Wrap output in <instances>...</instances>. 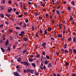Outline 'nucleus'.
Wrapping results in <instances>:
<instances>
[{"instance_id":"1","label":"nucleus","mask_w":76,"mask_h":76,"mask_svg":"<svg viewBox=\"0 0 76 76\" xmlns=\"http://www.w3.org/2000/svg\"><path fill=\"white\" fill-rule=\"evenodd\" d=\"M20 63L22 64H24V65H26V64H27V62H21Z\"/></svg>"},{"instance_id":"2","label":"nucleus","mask_w":76,"mask_h":76,"mask_svg":"<svg viewBox=\"0 0 76 76\" xmlns=\"http://www.w3.org/2000/svg\"><path fill=\"white\" fill-rule=\"evenodd\" d=\"M14 75H15V76H20L19 74L18 73V72H15L14 74Z\"/></svg>"},{"instance_id":"3","label":"nucleus","mask_w":76,"mask_h":76,"mask_svg":"<svg viewBox=\"0 0 76 76\" xmlns=\"http://www.w3.org/2000/svg\"><path fill=\"white\" fill-rule=\"evenodd\" d=\"M8 43H9V40L7 39L5 42L6 45V46L7 45Z\"/></svg>"},{"instance_id":"4","label":"nucleus","mask_w":76,"mask_h":76,"mask_svg":"<svg viewBox=\"0 0 76 76\" xmlns=\"http://www.w3.org/2000/svg\"><path fill=\"white\" fill-rule=\"evenodd\" d=\"M52 66V65H51V63H50L48 65V67H51Z\"/></svg>"},{"instance_id":"5","label":"nucleus","mask_w":76,"mask_h":76,"mask_svg":"<svg viewBox=\"0 0 76 76\" xmlns=\"http://www.w3.org/2000/svg\"><path fill=\"white\" fill-rule=\"evenodd\" d=\"M64 49L67 48V45L66 44H65L64 45Z\"/></svg>"},{"instance_id":"6","label":"nucleus","mask_w":76,"mask_h":76,"mask_svg":"<svg viewBox=\"0 0 76 76\" xmlns=\"http://www.w3.org/2000/svg\"><path fill=\"white\" fill-rule=\"evenodd\" d=\"M0 7L1 9V10H4V7H3V6H1Z\"/></svg>"},{"instance_id":"7","label":"nucleus","mask_w":76,"mask_h":76,"mask_svg":"<svg viewBox=\"0 0 76 76\" xmlns=\"http://www.w3.org/2000/svg\"><path fill=\"white\" fill-rule=\"evenodd\" d=\"M23 39L24 41H26L27 40H28V39L26 37H24L23 38Z\"/></svg>"},{"instance_id":"8","label":"nucleus","mask_w":76,"mask_h":76,"mask_svg":"<svg viewBox=\"0 0 76 76\" xmlns=\"http://www.w3.org/2000/svg\"><path fill=\"white\" fill-rule=\"evenodd\" d=\"M18 61L19 62H20L21 61V58L20 57H19L18 59Z\"/></svg>"},{"instance_id":"9","label":"nucleus","mask_w":76,"mask_h":76,"mask_svg":"<svg viewBox=\"0 0 76 76\" xmlns=\"http://www.w3.org/2000/svg\"><path fill=\"white\" fill-rule=\"evenodd\" d=\"M48 16H49V15H48V14H46L45 16V18H47V19H48Z\"/></svg>"},{"instance_id":"10","label":"nucleus","mask_w":76,"mask_h":76,"mask_svg":"<svg viewBox=\"0 0 76 76\" xmlns=\"http://www.w3.org/2000/svg\"><path fill=\"white\" fill-rule=\"evenodd\" d=\"M30 70L31 69H26V71L27 73H28V72H30Z\"/></svg>"},{"instance_id":"11","label":"nucleus","mask_w":76,"mask_h":76,"mask_svg":"<svg viewBox=\"0 0 76 76\" xmlns=\"http://www.w3.org/2000/svg\"><path fill=\"white\" fill-rule=\"evenodd\" d=\"M31 65H32V66H34V67H35L36 66L35 65V64L34 63H33L31 64Z\"/></svg>"},{"instance_id":"12","label":"nucleus","mask_w":76,"mask_h":76,"mask_svg":"<svg viewBox=\"0 0 76 76\" xmlns=\"http://www.w3.org/2000/svg\"><path fill=\"white\" fill-rule=\"evenodd\" d=\"M15 28L16 29H21V28L18 27H16Z\"/></svg>"},{"instance_id":"13","label":"nucleus","mask_w":76,"mask_h":76,"mask_svg":"<svg viewBox=\"0 0 76 76\" xmlns=\"http://www.w3.org/2000/svg\"><path fill=\"white\" fill-rule=\"evenodd\" d=\"M1 50H2V51L3 52V53H4V49L3 48H1Z\"/></svg>"},{"instance_id":"14","label":"nucleus","mask_w":76,"mask_h":76,"mask_svg":"<svg viewBox=\"0 0 76 76\" xmlns=\"http://www.w3.org/2000/svg\"><path fill=\"white\" fill-rule=\"evenodd\" d=\"M46 45V43H44L42 44V46H43V47H45V46Z\"/></svg>"},{"instance_id":"15","label":"nucleus","mask_w":76,"mask_h":76,"mask_svg":"<svg viewBox=\"0 0 76 76\" xmlns=\"http://www.w3.org/2000/svg\"><path fill=\"white\" fill-rule=\"evenodd\" d=\"M1 18H4V14H1L0 15Z\"/></svg>"},{"instance_id":"16","label":"nucleus","mask_w":76,"mask_h":76,"mask_svg":"<svg viewBox=\"0 0 76 76\" xmlns=\"http://www.w3.org/2000/svg\"><path fill=\"white\" fill-rule=\"evenodd\" d=\"M12 10V8H11L10 10L9 9H8V12L9 13H10V12H11V11Z\"/></svg>"},{"instance_id":"17","label":"nucleus","mask_w":76,"mask_h":76,"mask_svg":"<svg viewBox=\"0 0 76 76\" xmlns=\"http://www.w3.org/2000/svg\"><path fill=\"white\" fill-rule=\"evenodd\" d=\"M59 28L61 29V23L59 24Z\"/></svg>"},{"instance_id":"18","label":"nucleus","mask_w":76,"mask_h":76,"mask_svg":"<svg viewBox=\"0 0 76 76\" xmlns=\"http://www.w3.org/2000/svg\"><path fill=\"white\" fill-rule=\"evenodd\" d=\"M34 14L35 16H38V12H35L34 13Z\"/></svg>"},{"instance_id":"19","label":"nucleus","mask_w":76,"mask_h":76,"mask_svg":"<svg viewBox=\"0 0 76 76\" xmlns=\"http://www.w3.org/2000/svg\"><path fill=\"white\" fill-rule=\"evenodd\" d=\"M5 1H6V0H3V1H2L1 3L4 4V3H5Z\"/></svg>"},{"instance_id":"20","label":"nucleus","mask_w":76,"mask_h":76,"mask_svg":"<svg viewBox=\"0 0 76 76\" xmlns=\"http://www.w3.org/2000/svg\"><path fill=\"white\" fill-rule=\"evenodd\" d=\"M65 65L66 66H69V63H67V62L66 63H65Z\"/></svg>"},{"instance_id":"21","label":"nucleus","mask_w":76,"mask_h":76,"mask_svg":"<svg viewBox=\"0 0 76 76\" xmlns=\"http://www.w3.org/2000/svg\"><path fill=\"white\" fill-rule=\"evenodd\" d=\"M46 57L47 59H48V60H49V59H50V57H49V56H48L47 55H46Z\"/></svg>"},{"instance_id":"22","label":"nucleus","mask_w":76,"mask_h":76,"mask_svg":"<svg viewBox=\"0 0 76 76\" xmlns=\"http://www.w3.org/2000/svg\"><path fill=\"white\" fill-rule=\"evenodd\" d=\"M6 16H7L8 18H9L10 16H11V15L10 14L9 15L6 14Z\"/></svg>"},{"instance_id":"23","label":"nucleus","mask_w":76,"mask_h":76,"mask_svg":"<svg viewBox=\"0 0 76 76\" xmlns=\"http://www.w3.org/2000/svg\"><path fill=\"white\" fill-rule=\"evenodd\" d=\"M10 48L8 47L7 48V51H10Z\"/></svg>"},{"instance_id":"24","label":"nucleus","mask_w":76,"mask_h":76,"mask_svg":"<svg viewBox=\"0 0 76 76\" xmlns=\"http://www.w3.org/2000/svg\"><path fill=\"white\" fill-rule=\"evenodd\" d=\"M67 8L69 10H71V7H68Z\"/></svg>"},{"instance_id":"25","label":"nucleus","mask_w":76,"mask_h":76,"mask_svg":"<svg viewBox=\"0 0 76 76\" xmlns=\"http://www.w3.org/2000/svg\"><path fill=\"white\" fill-rule=\"evenodd\" d=\"M72 76H76V74L74 73L72 74Z\"/></svg>"},{"instance_id":"26","label":"nucleus","mask_w":76,"mask_h":76,"mask_svg":"<svg viewBox=\"0 0 76 76\" xmlns=\"http://www.w3.org/2000/svg\"><path fill=\"white\" fill-rule=\"evenodd\" d=\"M35 73L36 75H39V73L37 71H36Z\"/></svg>"},{"instance_id":"27","label":"nucleus","mask_w":76,"mask_h":76,"mask_svg":"<svg viewBox=\"0 0 76 76\" xmlns=\"http://www.w3.org/2000/svg\"><path fill=\"white\" fill-rule=\"evenodd\" d=\"M29 61H33V59H30V58H28V59Z\"/></svg>"},{"instance_id":"28","label":"nucleus","mask_w":76,"mask_h":76,"mask_svg":"<svg viewBox=\"0 0 76 76\" xmlns=\"http://www.w3.org/2000/svg\"><path fill=\"white\" fill-rule=\"evenodd\" d=\"M27 51V50L26 49H25L23 51V53H25V52H26Z\"/></svg>"},{"instance_id":"29","label":"nucleus","mask_w":76,"mask_h":76,"mask_svg":"<svg viewBox=\"0 0 76 76\" xmlns=\"http://www.w3.org/2000/svg\"><path fill=\"white\" fill-rule=\"evenodd\" d=\"M58 37L59 38V37H62V35L59 34L58 35Z\"/></svg>"},{"instance_id":"30","label":"nucleus","mask_w":76,"mask_h":76,"mask_svg":"<svg viewBox=\"0 0 76 76\" xmlns=\"http://www.w3.org/2000/svg\"><path fill=\"white\" fill-rule=\"evenodd\" d=\"M8 3L10 4H12V1H11V0H9L8 1Z\"/></svg>"},{"instance_id":"31","label":"nucleus","mask_w":76,"mask_h":76,"mask_svg":"<svg viewBox=\"0 0 76 76\" xmlns=\"http://www.w3.org/2000/svg\"><path fill=\"white\" fill-rule=\"evenodd\" d=\"M30 72L31 73H32V74H33V71L32 70V69L30 70Z\"/></svg>"},{"instance_id":"32","label":"nucleus","mask_w":76,"mask_h":76,"mask_svg":"<svg viewBox=\"0 0 76 76\" xmlns=\"http://www.w3.org/2000/svg\"><path fill=\"white\" fill-rule=\"evenodd\" d=\"M56 12L57 13V14H59V11L58 10H57L56 11Z\"/></svg>"},{"instance_id":"33","label":"nucleus","mask_w":76,"mask_h":76,"mask_svg":"<svg viewBox=\"0 0 76 76\" xmlns=\"http://www.w3.org/2000/svg\"><path fill=\"white\" fill-rule=\"evenodd\" d=\"M73 51H74V52L75 54H76V50L75 49H74L73 50Z\"/></svg>"},{"instance_id":"34","label":"nucleus","mask_w":76,"mask_h":76,"mask_svg":"<svg viewBox=\"0 0 76 76\" xmlns=\"http://www.w3.org/2000/svg\"><path fill=\"white\" fill-rule=\"evenodd\" d=\"M26 23H25L24 26H23V28H26Z\"/></svg>"},{"instance_id":"35","label":"nucleus","mask_w":76,"mask_h":76,"mask_svg":"<svg viewBox=\"0 0 76 76\" xmlns=\"http://www.w3.org/2000/svg\"><path fill=\"white\" fill-rule=\"evenodd\" d=\"M74 3V1H72L71 2V3H72V4L73 6H75V4Z\"/></svg>"},{"instance_id":"36","label":"nucleus","mask_w":76,"mask_h":76,"mask_svg":"<svg viewBox=\"0 0 76 76\" xmlns=\"http://www.w3.org/2000/svg\"><path fill=\"white\" fill-rule=\"evenodd\" d=\"M45 64H48V61H45Z\"/></svg>"},{"instance_id":"37","label":"nucleus","mask_w":76,"mask_h":76,"mask_svg":"<svg viewBox=\"0 0 76 76\" xmlns=\"http://www.w3.org/2000/svg\"><path fill=\"white\" fill-rule=\"evenodd\" d=\"M73 42H76V37H74L73 39Z\"/></svg>"},{"instance_id":"38","label":"nucleus","mask_w":76,"mask_h":76,"mask_svg":"<svg viewBox=\"0 0 76 76\" xmlns=\"http://www.w3.org/2000/svg\"><path fill=\"white\" fill-rule=\"evenodd\" d=\"M71 39H72V38H69L68 39V41H71Z\"/></svg>"},{"instance_id":"39","label":"nucleus","mask_w":76,"mask_h":76,"mask_svg":"<svg viewBox=\"0 0 76 76\" xmlns=\"http://www.w3.org/2000/svg\"><path fill=\"white\" fill-rule=\"evenodd\" d=\"M22 16H23V15H18V18H22Z\"/></svg>"},{"instance_id":"40","label":"nucleus","mask_w":76,"mask_h":76,"mask_svg":"<svg viewBox=\"0 0 76 76\" xmlns=\"http://www.w3.org/2000/svg\"><path fill=\"white\" fill-rule=\"evenodd\" d=\"M36 35L37 38L38 37V33H37L36 34Z\"/></svg>"},{"instance_id":"41","label":"nucleus","mask_w":76,"mask_h":76,"mask_svg":"<svg viewBox=\"0 0 76 76\" xmlns=\"http://www.w3.org/2000/svg\"><path fill=\"white\" fill-rule=\"evenodd\" d=\"M40 34H42V30L41 29H40Z\"/></svg>"},{"instance_id":"42","label":"nucleus","mask_w":76,"mask_h":76,"mask_svg":"<svg viewBox=\"0 0 76 76\" xmlns=\"http://www.w3.org/2000/svg\"><path fill=\"white\" fill-rule=\"evenodd\" d=\"M47 30H45V34H47Z\"/></svg>"},{"instance_id":"43","label":"nucleus","mask_w":76,"mask_h":76,"mask_svg":"<svg viewBox=\"0 0 76 76\" xmlns=\"http://www.w3.org/2000/svg\"><path fill=\"white\" fill-rule=\"evenodd\" d=\"M42 54L43 55H45V52L44 51H43L42 53Z\"/></svg>"},{"instance_id":"44","label":"nucleus","mask_w":76,"mask_h":76,"mask_svg":"<svg viewBox=\"0 0 76 76\" xmlns=\"http://www.w3.org/2000/svg\"><path fill=\"white\" fill-rule=\"evenodd\" d=\"M16 68H17V69H19V68H20V67L19 66V65H17L16 66Z\"/></svg>"},{"instance_id":"45","label":"nucleus","mask_w":76,"mask_h":76,"mask_svg":"<svg viewBox=\"0 0 76 76\" xmlns=\"http://www.w3.org/2000/svg\"><path fill=\"white\" fill-rule=\"evenodd\" d=\"M48 30L49 31H51V28H49L48 29Z\"/></svg>"},{"instance_id":"46","label":"nucleus","mask_w":76,"mask_h":76,"mask_svg":"<svg viewBox=\"0 0 76 76\" xmlns=\"http://www.w3.org/2000/svg\"><path fill=\"white\" fill-rule=\"evenodd\" d=\"M65 53H69V51H68L67 50H65Z\"/></svg>"},{"instance_id":"47","label":"nucleus","mask_w":76,"mask_h":76,"mask_svg":"<svg viewBox=\"0 0 76 76\" xmlns=\"http://www.w3.org/2000/svg\"><path fill=\"white\" fill-rule=\"evenodd\" d=\"M5 23L6 25H8V23H9L7 21H5Z\"/></svg>"},{"instance_id":"48","label":"nucleus","mask_w":76,"mask_h":76,"mask_svg":"<svg viewBox=\"0 0 76 76\" xmlns=\"http://www.w3.org/2000/svg\"><path fill=\"white\" fill-rule=\"evenodd\" d=\"M53 75L54 76H57V75L55 73H53Z\"/></svg>"},{"instance_id":"49","label":"nucleus","mask_w":76,"mask_h":76,"mask_svg":"<svg viewBox=\"0 0 76 76\" xmlns=\"http://www.w3.org/2000/svg\"><path fill=\"white\" fill-rule=\"evenodd\" d=\"M25 22H27V23L28 22V19H26V20H25Z\"/></svg>"},{"instance_id":"50","label":"nucleus","mask_w":76,"mask_h":76,"mask_svg":"<svg viewBox=\"0 0 76 76\" xmlns=\"http://www.w3.org/2000/svg\"><path fill=\"white\" fill-rule=\"evenodd\" d=\"M61 50H62V52L64 53V50H63V49H61Z\"/></svg>"},{"instance_id":"51","label":"nucleus","mask_w":76,"mask_h":76,"mask_svg":"<svg viewBox=\"0 0 76 76\" xmlns=\"http://www.w3.org/2000/svg\"><path fill=\"white\" fill-rule=\"evenodd\" d=\"M3 26V24H2L0 25V28H2Z\"/></svg>"},{"instance_id":"52","label":"nucleus","mask_w":76,"mask_h":76,"mask_svg":"<svg viewBox=\"0 0 76 76\" xmlns=\"http://www.w3.org/2000/svg\"><path fill=\"white\" fill-rule=\"evenodd\" d=\"M51 39V40H54V38H53V37H51L50 38Z\"/></svg>"},{"instance_id":"53","label":"nucleus","mask_w":76,"mask_h":76,"mask_svg":"<svg viewBox=\"0 0 76 76\" xmlns=\"http://www.w3.org/2000/svg\"><path fill=\"white\" fill-rule=\"evenodd\" d=\"M66 27H64V30L63 31H66Z\"/></svg>"},{"instance_id":"54","label":"nucleus","mask_w":76,"mask_h":76,"mask_svg":"<svg viewBox=\"0 0 76 76\" xmlns=\"http://www.w3.org/2000/svg\"><path fill=\"white\" fill-rule=\"evenodd\" d=\"M50 19H53L52 16H51V15H50Z\"/></svg>"},{"instance_id":"55","label":"nucleus","mask_w":76,"mask_h":76,"mask_svg":"<svg viewBox=\"0 0 76 76\" xmlns=\"http://www.w3.org/2000/svg\"><path fill=\"white\" fill-rule=\"evenodd\" d=\"M21 34H25V33H24V32L23 31H21Z\"/></svg>"},{"instance_id":"56","label":"nucleus","mask_w":76,"mask_h":76,"mask_svg":"<svg viewBox=\"0 0 76 76\" xmlns=\"http://www.w3.org/2000/svg\"><path fill=\"white\" fill-rule=\"evenodd\" d=\"M41 5H42V6H45V4H41Z\"/></svg>"},{"instance_id":"57","label":"nucleus","mask_w":76,"mask_h":76,"mask_svg":"<svg viewBox=\"0 0 76 76\" xmlns=\"http://www.w3.org/2000/svg\"><path fill=\"white\" fill-rule=\"evenodd\" d=\"M27 12H26L24 13V15H27Z\"/></svg>"},{"instance_id":"58","label":"nucleus","mask_w":76,"mask_h":76,"mask_svg":"<svg viewBox=\"0 0 76 76\" xmlns=\"http://www.w3.org/2000/svg\"><path fill=\"white\" fill-rule=\"evenodd\" d=\"M45 69H46L45 66H43V69H44V70H45Z\"/></svg>"},{"instance_id":"59","label":"nucleus","mask_w":76,"mask_h":76,"mask_svg":"<svg viewBox=\"0 0 76 76\" xmlns=\"http://www.w3.org/2000/svg\"><path fill=\"white\" fill-rule=\"evenodd\" d=\"M15 5L17 6H18V4L17 3H16V2L15 3Z\"/></svg>"},{"instance_id":"60","label":"nucleus","mask_w":76,"mask_h":76,"mask_svg":"<svg viewBox=\"0 0 76 76\" xmlns=\"http://www.w3.org/2000/svg\"><path fill=\"white\" fill-rule=\"evenodd\" d=\"M16 15H19V12H16Z\"/></svg>"},{"instance_id":"61","label":"nucleus","mask_w":76,"mask_h":76,"mask_svg":"<svg viewBox=\"0 0 76 76\" xmlns=\"http://www.w3.org/2000/svg\"><path fill=\"white\" fill-rule=\"evenodd\" d=\"M37 57H39V55H37L36 56Z\"/></svg>"},{"instance_id":"62","label":"nucleus","mask_w":76,"mask_h":76,"mask_svg":"<svg viewBox=\"0 0 76 76\" xmlns=\"http://www.w3.org/2000/svg\"><path fill=\"white\" fill-rule=\"evenodd\" d=\"M66 32V31L65 30H63V33L64 34H65V32Z\"/></svg>"},{"instance_id":"63","label":"nucleus","mask_w":76,"mask_h":76,"mask_svg":"<svg viewBox=\"0 0 76 76\" xmlns=\"http://www.w3.org/2000/svg\"><path fill=\"white\" fill-rule=\"evenodd\" d=\"M60 6H58L57 7V9H59V8H60Z\"/></svg>"},{"instance_id":"64","label":"nucleus","mask_w":76,"mask_h":76,"mask_svg":"<svg viewBox=\"0 0 76 76\" xmlns=\"http://www.w3.org/2000/svg\"><path fill=\"white\" fill-rule=\"evenodd\" d=\"M28 4H32V3L30 2H28Z\"/></svg>"}]
</instances>
